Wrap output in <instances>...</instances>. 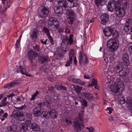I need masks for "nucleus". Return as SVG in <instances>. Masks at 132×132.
I'll use <instances>...</instances> for the list:
<instances>
[{
	"label": "nucleus",
	"instance_id": "nucleus-34",
	"mask_svg": "<svg viewBox=\"0 0 132 132\" xmlns=\"http://www.w3.org/2000/svg\"><path fill=\"white\" fill-rule=\"evenodd\" d=\"M16 101L19 104H22L24 102L23 97L22 96L18 97L16 98Z\"/></svg>",
	"mask_w": 132,
	"mask_h": 132
},
{
	"label": "nucleus",
	"instance_id": "nucleus-1",
	"mask_svg": "<svg viewBox=\"0 0 132 132\" xmlns=\"http://www.w3.org/2000/svg\"><path fill=\"white\" fill-rule=\"evenodd\" d=\"M78 0H65L60 1L58 4L60 7L55 6L54 8L55 12L57 14H61L63 11L67 12L69 10V8L76 7L78 5Z\"/></svg>",
	"mask_w": 132,
	"mask_h": 132
},
{
	"label": "nucleus",
	"instance_id": "nucleus-32",
	"mask_svg": "<svg viewBox=\"0 0 132 132\" xmlns=\"http://www.w3.org/2000/svg\"><path fill=\"white\" fill-rule=\"evenodd\" d=\"M11 122L13 124H16L19 122V121L18 119V118L16 114H15V113L13 117H12V118L11 120Z\"/></svg>",
	"mask_w": 132,
	"mask_h": 132
},
{
	"label": "nucleus",
	"instance_id": "nucleus-58",
	"mask_svg": "<svg viewBox=\"0 0 132 132\" xmlns=\"http://www.w3.org/2000/svg\"><path fill=\"white\" fill-rule=\"evenodd\" d=\"M60 89L62 90H66L67 88L66 87L63 86L61 85L60 86Z\"/></svg>",
	"mask_w": 132,
	"mask_h": 132
},
{
	"label": "nucleus",
	"instance_id": "nucleus-27",
	"mask_svg": "<svg viewBox=\"0 0 132 132\" xmlns=\"http://www.w3.org/2000/svg\"><path fill=\"white\" fill-rule=\"evenodd\" d=\"M126 102L128 108L132 110V99L130 98L129 97H128Z\"/></svg>",
	"mask_w": 132,
	"mask_h": 132
},
{
	"label": "nucleus",
	"instance_id": "nucleus-22",
	"mask_svg": "<svg viewBox=\"0 0 132 132\" xmlns=\"http://www.w3.org/2000/svg\"><path fill=\"white\" fill-rule=\"evenodd\" d=\"M49 113L50 117L52 118L53 119L57 118L58 114L55 110L51 109V111H49Z\"/></svg>",
	"mask_w": 132,
	"mask_h": 132
},
{
	"label": "nucleus",
	"instance_id": "nucleus-52",
	"mask_svg": "<svg viewBox=\"0 0 132 132\" xmlns=\"http://www.w3.org/2000/svg\"><path fill=\"white\" fill-rule=\"evenodd\" d=\"M106 110L107 111H109V112H108V113L110 114L112 113V111L113 110L111 108L108 107L106 109Z\"/></svg>",
	"mask_w": 132,
	"mask_h": 132
},
{
	"label": "nucleus",
	"instance_id": "nucleus-47",
	"mask_svg": "<svg viewBox=\"0 0 132 132\" xmlns=\"http://www.w3.org/2000/svg\"><path fill=\"white\" fill-rule=\"evenodd\" d=\"M44 105L46 107H49L50 106L51 103L50 102L46 100L43 103Z\"/></svg>",
	"mask_w": 132,
	"mask_h": 132
},
{
	"label": "nucleus",
	"instance_id": "nucleus-29",
	"mask_svg": "<svg viewBox=\"0 0 132 132\" xmlns=\"http://www.w3.org/2000/svg\"><path fill=\"white\" fill-rule=\"evenodd\" d=\"M15 84L16 83L12 81L5 85L4 86V87L5 88L10 89L12 87H14Z\"/></svg>",
	"mask_w": 132,
	"mask_h": 132
},
{
	"label": "nucleus",
	"instance_id": "nucleus-31",
	"mask_svg": "<svg viewBox=\"0 0 132 132\" xmlns=\"http://www.w3.org/2000/svg\"><path fill=\"white\" fill-rule=\"evenodd\" d=\"M84 95L86 99L89 100L93 99L94 98L92 94H90L89 93H85L84 94Z\"/></svg>",
	"mask_w": 132,
	"mask_h": 132
},
{
	"label": "nucleus",
	"instance_id": "nucleus-35",
	"mask_svg": "<svg viewBox=\"0 0 132 132\" xmlns=\"http://www.w3.org/2000/svg\"><path fill=\"white\" fill-rule=\"evenodd\" d=\"M74 89L75 91L78 94L80 93L82 90V88L79 86H75Z\"/></svg>",
	"mask_w": 132,
	"mask_h": 132
},
{
	"label": "nucleus",
	"instance_id": "nucleus-62",
	"mask_svg": "<svg viewBox=\"0 0 132 132\" xmlns=\"http://www.w3.org/2000/svg\"><path fill=\"white\" fill-rule=\"evenodd\" d=\"M15 95L13 94H11L9 95H7V97L9 98H11V99L12 100V97L13 96H15Z\"/></svg>",
	"mask_w": 132,
	"mask_h": 132
},
{
	"label": "nucleus",
	"instance_id": "nucleus-36",
	"mask_svg": "<svg viewBox=\"0 0 132 132\" xmlns=\"http://www.w3.org/2000/svg\"><path fill=\"white\" fill-rule=\"evenodd\" d=\"M61 48L62 51L63 52H66L68 51L67 48V45H61Z\"/></svg>",
	"mask_w": 132,
	"mask_h": 132
},
{
	"label": "nucleus",
	"instance_id": "nucleus-64",
	"mask_svg": "<svg viewBox=\"0 0 132 132\" xmlns=\"http://www.w3.org/2000/svg\"><path fill=\"white\" fill-rule=\"evenodd\" d=\"M94 21V20L93 19H92L88 21V23H92Z\"/></svg>",
	"mask_w": 132,
	"mask_h": 132
},
{
	"label": "nucleus",
	"instance_id": "nucleus-17",
	"mask_svg": "<svg viewBox=\"0 0 132 132\" xmlns=\"http://www.w3.org/2000/svg\"><path fill=\"white\" fill-rule=\"evenodd\" d=\"M113 31V29L110 27H107L103 30V32L105 36L109 37L110 36Z\"/></svg>",
	"mask_w": 132,
	"mask_h": 132
},
{
	"label": "nucleus",
	"instance_id": "nucleus-7",
	"mask_svg": "<svg viewBox=\"0 0 132 132\" xmlns=\"http://www.w3.org/2000/svg\"><path fill=\"white\" fill-rule=\"evenodd\" d=\"M79 60L80 64L86 65L88 63V59L85 54H83L82 51L79 52Z\"/></svg>",
	"mask_w": 132,
	"mask_h": 132
},
{
	"label": "nucleus",
	"instance_id": "nucleus-44",
	"mask_svg": "<svg viewBox=\"0 0 132 132\" xmlns=\"http://www.w3.org/2000/svg\"><path fill=\"white\" fill-rule=\"evenodd\" d=\"M39 47L40 46L39 45L37 44H36L35 45L33 46V48L35 51L39 52L40 51V48H39Z\"/></svg>",
	"mask_w": 132,
	"mask_h": 132
},
{
	"label": "nucleus",
	"instance_id": "nucleus-15",
	"mask_svg": "<svg viewBox=\"0 0 132 132\" xmlns=\"http://www.w3.org/2000/svg\"><path fill=\"white\" fill-rule=\"evenodd\" d=\"M74 54L73 50H71L69 52V60L66 63L65 65L67 67L70 66V65L72 64V57H74Z\"/></svg>",
	"mask_w": 132,
	"mask_h": 132
},
{
	"label": "nucleus",
	"instance_id": "nucleus-21",
	"mask_svg": "<svg viewBox=\"0 0 132 132\" xmlns=\"http://www.w3.org/2000/svg\"><path fill=\"white\" fill-rule=\"evenodd\" d=\"M8 114L7 113H4V111L0 109V118L1 119L2 121H4L5 118H7Z\"/></svg>",
	"mask_w": 132,
	"mask_h": 132
},
{
	"label": "nucleus",
	"instance_id": "nucleus-9",
	"mask_svg": "<svg viewBox=\"0 0 132 132\" xmlns=\"http://www.w3.org/2000/svg\"><path fill=\"white\" fill-rule=\"evenodd\" d=\"M49 13V10L48 8L45 6H44L40 11H38V14L40 17L44 18L48 15Z\"/></svg>",
	"mask_w": 132,
	"mask_h": 132
},
{
	"label": "nucleus",
	"instance_id": "nucleus-42",
	"mask_svg": "<svg viewBox=\"0 0 132 132\" xmlns=\"http://www.w3.org/2000/svg\"><path fill=\"white\" fill-rule=\"evenodd\" d=\"M126 24L131 25L132 24V20L131 18H128L126 20Z\"/></svg>",
	"mask_w": 132,
	"mask_h": 132
},
{
	"label": "nucleus",
	"instance_id": "nucleus-41",
	"mask_svg": "<svg viewBox=\"0 0 132 132\" xmlns=\"http://www.w3.org/2000/svg\"><path fill=\"white\" fill-rule=\"evenodd\" d=\"M43 30L48 37L51 35L49 30L47 28L44 27Z\"/></svg>",
	"mask_w": 132,
	"mask_h": 132
},
{
	"label": "nucleus",
	"instance_id": "nucleus-14",
	"mask_svg": "<svg viewBox=\"0 0 132 132\" xmlns=\"http://www.w3.org/2000/svg\"><path fill=\"white\" fill-rule=\"evenodd\" d=\"M68 80L75 83L81 85H84L85 84V83L84 81H82L80 79L75 78L72 77H70L69 78H68Z\"/></svg>",
	"mask_w": 132,
	"mask_h": 132
},
{
	"label": "nucleus",
	"instance_id": "nucleus-12",
	"mask_svg": "<svg viewBox=\"0 0 132 132\" xmlns=\"http://www.w3.org/2000/svg\"><path fill=\"white\" fill-rule=\"evenodd\" d=\"M37 53L33 50H32L28 51L27 54L28 56L29 59L31 61V62L32 63V60L35 59L37 57Z\"/></svg>",
	"mask_w": 132,
	"mask_h": 132
},
{
	"label": "nucleus",
	"instance_id": "nucleus-60",
	"mask_svg": "<svg viewBox=\"0 0 132 132\" xmlns=\"http://www.w3.org/2000/svg\"><path fill=\"white\" fill-rule=\"evenodd\" d=\"M58 31L61 34L63 33L64 31V29L63 28H60L58 29Z\"/></svg>",
	"mask_w": 132,
	"mask_h": 132
},
{
	"label": "nucleus",
	"instance_id": "nucleus-40",
	"mask_svg": "<svg viewBox=\"0 0 132 132\" xmlns=\"http://www.w3.org/2000/svg\"><path fill=\"white\" fill-rule=\"evenodd\" d=\"M122 5H121V7L122 8H123L125 9V8H126L127 6V1L126 0H123L122 1Z\"/></svg>",
	"mask_w": 132,
	"mask_h": 132
},
{
	"label": "nucleus",
	"instance_id": "nucleus-8",
	"mask_svg": "<svg viewBox=\"0 0 132 132\" xmlns=\"http://www.w3.org/2000/svg\"><path fill=\"white\" fill-rule=\"evenodd\" d=\"M32 113L34 116L36 117H38L40 116L42 113L43 114V116L45 117L47 116V112H42L40 111L39 108L36 107L34 108L33 110Z\"/></svg>",
	"mask_w": 132,
	"mask_h": 132
},
{
	"label": "nucleus",
	"instance_id": "nucleus-54",
	"mask_svg": "<svg viewBox=\"0 0 132 132\" xmlns=\"http://www.w3.org/2000/svg\"><path fill=\"white\" fill-rule=\"evenodd\" d=\"M31 123V121L30 120H27L24 123L25 124H26L28 127Z\"/></svg>",
	"mask_w": 132,
	"mask_h": 132
},
{
	"label": "nucleus",
	"instance_id": "nucleus-25",
	"mask_svg": "<svg viewBox=\"0 0 132 132\" xmlns=\"http://www.w3.org/2000/svg\"><path fill=\"white\" fill-rule=\"evenodd\" d=\"M18 121H23L24 120V115L21 113L19 111H17L15 112Z\"/></svg>",
	"mask_w": 132,
	"mask_h": 132
},
{
	"label": "nucleus",
	"instance_id": "nucleus-46",
	"mask_svg": "<svg viewBox=\"0 0 132 132\" xmlns=\"http://www.w3.org/2000/svg\"><path fill=\"white\" fill-rule=\"evenodd\" d=\"M50 42L51 43V44L52 45H53L54 44V42L53 39L52 37L50 35L48 37Z\"/></svg>",
	"mask_w": 132,
	"mask_h": 132
},
{
	"label": "nucleus",
	"instance_id": "nucleus-6",
	"mask_svg": "<svg viewBox=\"0 0 132 132\" xmlns=\"http://www.w3.org/2000/svg\"><path fill=\"white\" fill-rule=\"evenodd\" d=\"M121 4V0L118 1L116 3L114 1H111L108 6V10L110 12L113 11L116 8L117 9L120 5V6Z\"/></svg>",
	"mask_w": 132,
	"mask_h": 132
},
{
	"label": "nucleus",
	"instance_id": "nucleus-63",
	"mask_svg": "<svg viewBox=\"0 0 132 132\" xmlns=\"http://www.w3.org/2000/svg\"><path fill=\"white\" fill-rule=\"evenodd\" d=\"M6 100V98H4L3 100L2 101V102L3 103V104L4 105H5L6 104L5 103V101Z\"/></svg>",
	"mask_w": 132,
	"mask_h": 132
},
{
	"label": "nucleus",
	"instance_id": "nucleus-26",
	"mask_svg": "<svg viewBox=\"0 0 132 132\" xmlns=\"http://www.w3.org/2000/svg\"><path fill=\"white\" fill-rule=\"evenodd\" d=\"M107 0H95V2L96 5L98 6H103L105 4Z\"/></svg>",
	"mask_w": 132,
	"mask_h": 132
},
{
	"label": "nucleus",
	"instance_id": "nucleus-4",
	"mask_svg": "<svg viewBox=\"0 0 132 132\" xmlns=\"http://www.w3.org/2000/svg\"><path fill=\"white\" fill-rule=\"evenodd\" d=\"M59 24V23L56 19L52 17L49 18L48 25L52 31L56 30L58 28Z\"/></svg>",
	"mask_w": 132,
	"mask_h": 132
},
{
	"label": "nucleus",
	"instance_id": "nucleus-53",
	"mask_svg": "<svg viewBox=\"0 0 132 132\" xmlns=\"http://www.w3.org/2000/svg\"><path fill=\"white\" fill-rule=\"evenodd\" d=\"M82 104L83 105L85 106H86L87 105V102L85 100L83 99L82 101Z\"/></svg>",
	"mask_w": 132,
	"mask_h": 132
},
{
	"label": "nucleus",
	"instance_id": "nucleus-51",
	"mask_svg": "<svg viewBox=\"0 0 132 132\" xmlns=\"http://www.w3.org/2000/svg\"><path fill=\"white\" fill-rule=\"evenodd\" d=\"M103 62L104 63H108L109 62V61L108 60V59L105 56H104L103 57Z\"/></svg>",
	"mask_w": 132,
	"mask_h": 132
},
{
	"label": "nucleus",
	"instance_id": "nucleus-24",
	"mask_svg": "<svg viewBox=\"0 0 132 132\" xmlns=\"http://www.w3.org/2000/svg\"><path fill=\"white\" fill-rule=\"evenodd\" d=\"M30 127L31 129L35 131H39L40 130L39 127L35 123H32L30 126Z\"/></svg>",
	"mask_w": 132,
	"mask_h": 132
},
{
	"label": "nucleus",
	"instance_id": "nucleus-19",
	"mask_svg": "<svg viewBox=\"0 0 132 132\" xmlns=\"http://www.w3.org/2000/svg\"><path fill=\"white\" fill-rule=\"evenodd\" d=\"M123 63L126 66H128L130 64V61L129 60L128 55L126 53H124L123 54Z\"/></svg>",
	"mask_w": 132,
	"mask_h": 132
},
{
	"label": "nucleus",
	"instance_id": "nucleus-10",
	"mask_svg": "<svg viewBox=\"0 0 132 132\" xmlns=\"http://www.w3.org/2000/svg\"><path fill=\"white\" fill-rule=\"evenodd\" d=\"M65 12L68 13L69 19L68 22L70 24H72L75 20L76 13L72 10H69L67 12Z\"/></svg>",
	"mask_w": 132,
	"mask_h": 132
},
{
	"label": "nucleus",
	"instance_id": "nucleus-16",
	"mask_svg": "<svg viewBox=\"0 0 132 132\" xmlns=\"http://www.w3.org/2000/svg\"><path fill=\"white\" fill-rule=\"evenodd\" d=\"M109 18V16L107 13H103L101 15L100 19L102 24L105 25L108 21Z\"/></svg>",
	"mask_w": 132,
	"mask_h": 132
},
{
	"label": "nucleus",
	"instance_id": "nucleus-11",
	"mask_svg": "<svg viewBox=\"0 0 132 132\" xmlns=\"http://www.w3.org/2000/svg\"><path fill=\"white\" fill-rule=\"evenodd\" d=\"M16 69L17 73H20L23 75H25L28 76H30V74L27 72L26 69L20 65L17 66Z\"/></svg>",
	"mask_w": 132,
	"mask_h": 132
},
{
	"label": "nucleus",
	"instance_id": "nucleus-56",
	"mask_svg": "<svg viewBox=\"0 0 132 132\" xmlns=\"http://www.w3.org/2000/svg\"><path fill=\"white\" fill-rule=\"evenodd\" d=\"M54 89V87L52 86L50 87V88L49 89L51 92L54 93H55Z\"/></svg>",
	"mask_w": 132,
	"mask_h": 132
},
{
	"label": "nucleus",
	"instance_id": "nucleus-2",
	"mask_svg": "<svg viewBox=\"0 0 132 132\" xmlns=\"http://www.w3.org/2000/svg\"><path fill=\"white\" fill-rule=\"evenodd\" d=\"M125 88L123 84L121 81L115 82L114 85L110 87L111 90L115 93L119 91L120 94L118 95V100L121 104H124L125 102V99L122 94V92Z\"/></svg>",
	"mask_w": 132,
	"mask_h": 132
},
{
	"label": "nucleus",
	"instance_id": "nucleus-55",
	"mask_svg": "<svg viewBox=\"0 0 132 132\" xmlns=\"http://www.w3.org/2000/svg\"><path fill=\"white\" fill-rule=\"evenodd\" d=\"M68 41L70 44H71L73 43V40L72 38L71 37H70L69 38H68Z\"/></svg>",
	"mask_w": 132,
	"mask_h": 132
},
{
	"label": "nucleus",
	"instance_id": "nucleus-61",
	"mask_svg": "<svg viewBox=\"0 0 132 132\" xmlns=\"http://www.w3.org/2000/svg\"><path fill=\"white\" fill-rule=\"evenodd\" d=\"M84 77L85 79H89L90 78V76L88 75H84Z\"/></svg>",
	"mask_w": 132,
	"mask_h": 132
},
{
	"label": "nucleus",
	"instance_id": "nucleus-49",
	"mask_svg": "<svg viewBox=\"0 0 132 132\" xmlns=\"http://www.w3.org/2000/svg\"><path fill=\"white\" fill-rule=\"evenodd\" d=\"M65 121L68 125H70L72 123V121L70 119L68 118H66L65 119Z\"/></svg>",
	"mask_w": 132,
	"mask_h": 132
},
{
	"label": "nucleus",
	"instance_id": "nucleus-18",
	"mask_svg": "<svg viewBox=\"0 0 132 132\" xmlns=\"http://www.w3.org/2000/svg\"><path fill=\"white\" fill-rule=\"evenodd\" d=\"M38 32V30L36 29H34L31 32L30 35V37L34 41L36 40Z\"/></svg>",
	"mask_w": 132,
	"mask_h": 132
},
{
	"label": "nucleus",
	"instance_id": "nucleus-20",
	"mask_svg": "<svg viewBox=\"0 0 132 132\" xmlns=\"http://www.w3.org/2000/svg\"><path fill=\"white\" fill-rule=\"evenodd\" d=\"M28 128V127L27 125L24 123H22L20 125L19 129L16 130V132H25V131H26Z\"/></svg>",
	"mask_w": 132,
	"mask_h": 132
},
{
	"label": "nucleus",
	"instance_id": "nucleus-5",
	"mask_svg": "<svg viewBox=\"0 0 132 132\" xmlns=\"http://www.w3.org/2000/svg\"><path fill=\"white\" fill-rule=\"evenodd\" d=\"M77 121H75L73 122V127L77 131H80L81 130V126H84V125L82 123H80L78 122H83V117L82 114L79 113L78 116L76 118Z\"/></svg>",
	"mask_w": 132,
	"mask_h": 132
},
{
	"label": "nucleus",
	"instance_id": "nucleus-38",
	"mask_svg": "<svg viewBox=\"0 0 132 132\" xmlns=\"http://www.w3.org/2000/svg\"><path fill=\"white\" fill-rule=\"evenodd\" d=\"M97 84V82L95 79H93L92 81V83L89 84L88 85V87H90L91 86H95Z\"/></svg>",
	"mask_w": 132,
	"mask_h": 132
},
{
	"label": "nucleus",
	"instance_id": "nucleus-48",
	"mask_svg": "<svg viewBox=\"0 0 132 132\" xmlns=\"http://www.w3.org/2000/svg\"><path fill=\"white\" fill-rule=\"evenodd\" d=\"M20 41L17 40L16 43L15 45V47L16 49L19 48V47L20 45Z\"/></svg>",
	"mask_w": 132,
	"mask_h": 132
},
{
	"label": "nucleus",
	"instance_id": "nucleus-30",
	"mask_svg": "<svg viewBox=\"0 0 132 132\" xmlns=\"http://www.w3.org/2000/svg\"><path fill=\"white\" fill-rule=\"evenodd\" d=\"M62 39L61 45H67L68 44V37L67 36H64L62 37Z\"/></svg>",
	"mask_w": 132,
	"mask_h": 132
},
{
	"label": "nucleus",
	"instance_id": "nucleus-45",
	"mask_svg": "<svg viewBox=\"0 0 132 132\" xmlns=\"http://www.w3.org/2000/svg\"><path fill=\"white\" fill-rule=\"evenodd\" d=\"M48 59V58L45 56H42L41 57V61H42V63L47 61Z\"/></svg>",
	"mask_w": 132,
	"mask_h": 132
},
{
	"label": "nucleus",
	"instance_id": "nucleus-28",
	"mask_svg": "<svg viewBox=\"0 0 132 132\" xmlns=\"http://www.w3.org/2000/svg\"><path fill=\"white\" fill-rule=\"evenodd\" d=\"M119 73L120 77L123 78L128 75L127 73L126 70H123L122 69V70H121Z\"/></svg>",
	"mask_w": 132,
	"mask_h": 132
},
{
	"label": "nucleus",
	"instance_id": "nucleus-57",
	"mask_svg": "<svg viewBox=\"0 0 132 132\" xmlns=\"http://www.w3.org/2000/svg\"><path fill=\"white\" fill-rule=\"evenodd\" d=\"M128 50L129 53L132 54V45L129 46Z\"/></svg>",
	"mask_w": 132,
	"mask_h": 132
},
{
	"label": "nucleus",
	"instance_id": "nucleus-23",
	"mask_svg": "<svg viewBox=\"0 0 132 132\" xmlns=\"http://www.w3.org/2000/svg\"><path fill=\"white\" fill-rule=\"evenodd\" d=\"M18 128V126L16 125H12L8 126L6 129L8 132L15 131Z\"/></svg>",
	"mask_w": 132,
	"mask_h": 132
},
{
	"label": "nucleus",
	"instance_id": "nucleus-13",
	"mask_svg": "<svg viewBox=\"0 0 132 132\" xmlns=\"http://www.w3.org/2000/svg\"><path fill=\"white\" fill-rule=\"evenodd\" d=\"M116 15L119 17L123 16L125 14V11L123 8H122L121 5L118 7L116 9Z\"/></svg>",
	"mask_w": 132,
	"mask_h": 132
},
{
	"label": "nucleus",
	"instance_id": "nucleus-3",
	"mask_svg": "<svg viewBox=\"0 0 132 132\" xmlns=\"http://www.w3.org/2000/svg\"><path fill=\"white\" fill-rule=\"evenodd\" d=\"M107 43V45L111 52H113L115 51L119 47V44L117 39L111 38L108 40Z\"/></svg>",
	"mask_w": 132,
	"mask_h": 132
},
{
	"label": "nucleus",
	"instance_id": "nucleus-39",
	"mask_svg": "<svg viewBox=\"0 0 132 132\" xmlns=\"http://www.w3.org/2000/svg\"><path fill=\"white\" fill-rule=\"evenodd\" d=\"M39 93V92H38V91L37 90L36 92L32 95V97L30 98V100H34L35 99V97H36Z\"/></svg>",
	"mask_w": 132,
	"mask_h": 132
},
{
	"label": "nucleus",
	"instance_id": "nucleus-33",
	"mask_svg": "<svg viewBox=\"0 0 132 132\" xmlns=\"http://www.w3.org/2000/svg\"><path fill=\"white\" fill-rule=\"evenodd\" d=\"M120 64H117L114 66L113 68V70L115 73H119L121 70L120 69Z\"/></svg>",
	"mask_w": 132,
	"mask_h": 132
},
{
	"label": "nucleus",
	"instance_id": "nucleus-43",
	"mask_svg": "<svg viewBox=\"0 0 132 132\" xmlns=\"http://www.w3.org/2000/svg\"><path fill=\"white\" fill-rule=\"evenodd\" d=\"M130 28V26L126 24L124 28V30L127 32H128Z\"/></svg>",
	"mask_w": 132,
	"mask_h": 132
},
{
	"label": "nucleus",
	"instance_id": "nucleus-59",
	"mask_svg": "<svg viewBox=\"0 0 132 132\" xmlns=\"http://www.w3.org/2000/svg\"><path fill=\"white\" fill-rule=\"evenodd\" d=\"M43 39H41L40 40V41L41 42V43H42L43 44H45V45H46L47 44V41L48 40V39H46L44 41H43Z\"/></svg>",
	"mask_w": 132,
	"mask_h": 132
},
{
	"label": "nucleus",
	"instance_id": "nucleus-50",
	"mask_svg": "<svg viewBox=\"0 0 132 132\" xmlns=\"http://www.w3.org/2000/svg\"><path fill=\"white\" fill-rule=\"evenodd\" d=\"M86 128L88 130V132H94V129L92 127H86Z\"/></svg>",
	"mask_w": 132,
	"mask_h": 132
},
{
	"label": "nucleus",
	"instance_id": "nucleus-37",
	"mask_svg": "<svg viewBox=\"0 0 132 132\" xmlns=\"http://www.w3.org/2000/svg\"><path fill=\"white\" fill-rule=\"evenodd\" d=\"M113 39H117L119 36V33L117 31H115L112 34Z\"/></svg>",
	"mask_w": 132,
	"mask_h": 132
}]
</instances>
